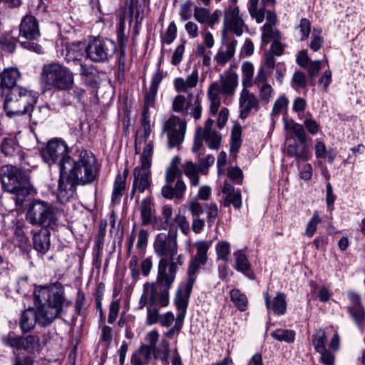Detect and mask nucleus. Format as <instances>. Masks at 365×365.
<instances>
[{"instance_id": "nucleus-17", "label": "nucleus", "mask_w": 365, "mask_h": 365, "mask_svg": "<svg viewBox=\"0 0 365 365\" xmlns=\"http://www.w3.org/2000/svg\"><path fill=\"white\" fill-rule=\"evenodd\" d=\"M240 108V117L242 119L247 118L252 110L257 111L259 108V100L256 96L244 87L239 98Z\"/></svg>"}, {"instance_id": "nucleus-33", "label": "nucleus", "mask_w": 365, "mask_h": 365, "mask_svg": "<svg viewBox=\"0 0 365 365\" xmlns=\"http://www.w3.org/2000/svg\"><path fill=\"white\" fill-rule=\"evenodd\" d=\"M183 173L189 178L192 186L197 187L200 184L199 167L192 161H187L183 165Z\"/></svg>"}, {"instance_id": "nucleus-27", "label": "nucleus", "mask_w": 365, "mask_h": 365, "mask_svg": "<svg viewBox=\"0 0 365 365\" xmlns=\"http://www.w3.org/2000/svg\"><path fill=\"white\" fill-rule=\"evenodd\" d=\"M202 112V107L199 96L194 97L192 94H188L184 115H190L195 120H199L201 118Z\"/></svg>"}, {"instance_id": "nucleus-43", "label": "nucleus", "mask_w": 365, "mask_h": 365, "mask_svg": "<svg viewBox=\"0 0 365 365\" xmlns=\"http://www.w3.org/2000/svg\"><path fill=\"white\" fill-rule=\"evenodd\" d=\"M327 338L325 330L322 328L318 329L316 334L313 336L312 339L313 345L317 352L327 349Z\"/></svg>"}, {"instance_id": "nucleus-64", "label": "nucleus", "mask_w": 365, "mask_h": 365, "mask_svg": "<svg viewBox=\"0 0 365 365\" xmlns=\"http://www.w3.org/2000/svg\"><path fill=\"white\" fill-rule=\"evenodd\" d=\"M318 353L320 354V360L324 365H334L335 356L333 352L325 349Z\"/></svg>"}, {"instance_id": "nucleus-15", "label": "nucleus", "mask_w": 365, "mask_h": 365, "mask_svg": "<svg viewBox=\"0 0 365 365\" xmlns=\"http://www.w3.org/2000/svg\"><path fill=\"white\" fill-rule=\"evenodd\" d=\"M158 338L159 334L157 331H149L146 336V341L148 344L142 345V350L146 349V354L153 352L155 358L166 360L169 356V343L165 340H163L159 349H157L156 344Z\"/></svg>"}, {"instance_id": "nucleus-59", "label": "nucleus", "mask_w": 365, "mask_h": 365, "mask_svg": "<svg viewBox=\"0 0 365 365\" xmlns=\"http://www.w3.org/2000/svg\"><path fill=\"white\" fill-rule=\"evenodd\" d=\"M159 309L152 306L147 307V318L146 322L148 325H153L159 323L160 314H159Z\"/></svg>"}, {"instance_id": "nucleus-8", "label": "nucleus", "mask_w": 365, "mask_h": 365, "mask_svg": "<svg viewBox=\"0 0 365 365\" xmlns=\"http://www.w3.org/2000/svg\"><path fill=\"white\" fill-rule=\"evenodd\" d=\"M38 22L32 15H26L19 26V42L24 48L41 53L42 48L34 42L40 37Z\"/></svg>"}, {"instance_id": "nucleus-14", "label": "nucleus", "mask_w": 365, "mask_h": 365, "mask_svg": "<svg viewBox=\"0 0 365 365\" xmlns=\"http://www.w3.org/2000/svg\"><path fill=\"white\" fill-rule=\"evenodd\" d=\"M197 253L189 264L187 269V292H192V287L196 280V276L201 266L205 264L207 260V251L210 245L206 241H200L195 243Z\"/></svg>"}, {"instance_id": "nucleus-34", "label": "nucleus", "mask_w": 365, "mask_h": 365, "mask_svg": "<svg viewBox=\"0 0 365 365\" xmlns=\"http://www.w3.org/2000/svg\"><path fill=\"white\" fill-rule=\"evenodd\" d=\"M230 299L240 312L247 309L248 299L245 294L238 289H232L230 292Z\"/></svg>"}, {"instance_id": "nucleus-22", "label": "nucleus", "mask_w": 365, "mask_h": 365, "mask_svg": "<svg viewBox=\"0 0 365 365\" xmlns=\"http://www.w3.org/2000/svg\"><path fill=\"white\" fill-rule=\"evenodd\" d=\"M199 80L198 71L194 69L186 78L181 77L176 78L174 80L173 85L175 91L178 93H189L190 89L195 88Z\"/></svg>"}, {"instance_id": "nucleus-58", "label": "nucleus", "mask_w": 365, "mask_h": 365, "mask_svg": "<svg viewBox=\"0 0 365 365\" xmlns=\"http://www.w3.org/2000/svg\"><path fill=\"white\" fill-rule=\"evenodd\" d=\"M0 44L3 50L9 53H12L16 48L15 39L9 35L0 36Z\"/></svg>"}, {"instance_id": "nucleus-42", "label": "nucleus", "mask_w": 365, "mask_h": 365, "mask_svg": "<svg viewBox=\"0 0 365 365\" xmlns=\"http://www.w3.org/2000/svg\"><path fill=\"white\" fill-rule=\"evenodd\" d=\"M24 350L29 351H39L41 350V344L39 337L36 335H28L23 336Z\"/></svg>"}, {"instance_id": "nucleus-5", "label": "nucleus", "mask_w": 365, "mask_h": 365, "mask_svg": "<svg viewBox=\"0 0 365 365\" xmlns=\"http://www.w3.org/2000/svg\"><path fill=\"white\" fill-rule=\"evenodd\" d=\"M36 103L31 93L22 87H13L4 101V110L9 117L30 114Z\"/></svg>"}, {"instance_id": "nucleus-39", "label": "nucleus", "mask_w": 365, "mask_h": 365, "mask_svg": "<svg viewBox=\"0 0 365 365\" xmlns=\"http://www.w3.org/2000/svg\"><path fill=\"white\" fill-rule=\"evenodd\" d=\"M280 33L270 24L263 26V32L262 34V41L264 44L269 43L271 41L279 40Z\"/></svg>"}, {"instance_id": "nucleus-2", "label": "nucleus", "mask_w": 365, "mask_h": 365, "mask_svg": "<svg viewBox=\"0 0 365 365\" xmlns=\"http://www.w3.org/2000/svg\"><path fill=\"white\" fill-rule=\"evenodd\" d=\"M97 172L95 155L88 150L79 151L63 165L58 180V197L68 198L73 195L77 185L92 183Z\"/></svg>"}, {"instance_id": "nucleus-41", "label": "nucleus", "mask_w": 365, "mask_h": 365, "mask_svg": "<svg viewBox=\"0 0 365 365\" xmlns=\"http://www.w3.org/2000/svg\"><path fill=\"white\" fill-rule=\"evenodd\" d=\"M271 336L279 341L292 343L294 341L295 332L293 330L278 329L271 334Z\"/></svg>"}, {"instance_id": "nucleus-55", "label": "nucleus", "mask_w": 365, "mask_h": 365, "mask_svg": "<svg viewBox=\"0 0 365 365\" xmlns=\"http://www.w3.org/2000/svg\"><path fill=\"white\" fill-rule=\"evenodd\" d=\"M153 145L151 142L147 143L141 155V165L143 167H150Z\"/></svg>"}, {"instance_id": "nucleus-46", "label": "nucleus", "mask_w": 365, "mask_h": 365, "mask_svg": "<svg viewBox=\"0 0 365 365\" xmlns=\"http://www.w3.org/2000/svg\"><path fill=\"white\" fill-rule=\"evenodd\" d=\"M118 41L121 55H125V50L128 42V36L125 34V21L121 19L117 31Z\"/></svg>"}, {"instance_id": "nucleus-24", "label": "nucleus", "mask_w": 365, "mask_h": 365, "mask_svg": "<svg viewBox=\"0 0 365 365\" xmlns=\"http://www.w3.org/2000/svg\"><path fill=\"white\" fill-rule=\"evenodd\" d=\"M139 210L140 212L142 225H152L153 227L155 228L156 225V217L151 200L149 198L143 200L140 205Z\"/></svg>"}, {"instance_id": "nucleus-50", "label": "nucleus", "mask_w": 365, "mask_h": 365, "mask_svg": "<svg viewBox=\"0 0 365 365\" xmlns=\"http://www.w3.org/2000/svg\"><path fill=\"white\" fill-rule=\"evenodd\" d=\"M203 138L210 149H218L221 141V137L216 131L203 133Z\"/></svg>"}, {"instance_id": "nucleus-18", "label": "nucleus", "mask_w": 365, "mask_h": 365, "mask_svg": "<svg viewBox=\"0 0 365 365\" xmlns=\"http://www.w3.org/2000/svg\"><path fill=\"white\" fill-rule=\"evenodd\" d=\"M264 304L267 313L272 312L275 315H284L287 312V295L278 292L276 295L271 298L268 292L263 293Z\"/></svg>"}, {"instance_id": "nucleus-54", "label": "nucleus", "mask_w": 365, "mask_h": 365, "mask_svg": "<svg viewBox=\"0 0 365 365\" xmlns=\"http://www.w3.org/2000/svg\"><path fill=\"white\" fill-rule=\"evenodd\" d=\"M83 54V50L79 44L73 45L67 48L66 58L68 61H76L80 60Z\"/></svg>"}, {"instance_id": "nucleus-40", "label": "nucleus", "mask_w": 365, "mask_h": 365, "mask_svg": "<svg viewBox=\"0 0 365 365\" xmlns=\"http://www.w3.org/2000/svg\"><path fill=\"white\" fill-rule=\"evenodd\" d=\"M242 85L244 87H251L253 85L254 66L250 62H244L242 65Z\"/></svg>"}, {"instance_id": "nucleus-4", "label": "nucleus", "mask_w": 365, "mask_h": 365, "mask_svg": "<svg viewBox=\"0 0 365 365\" xmlns=\"http://www.w3.org/2000/svg\"><path fill=\"white\" fill-rule=\"evenodd\" d=\"M0 181L4 190L15 196L17 204L36 193L28 175L16 166H5L0 173Z\"/></svg>"}, {"instance_id": "nucleus-63", "label": "nucleus", "mask_w": 365, "mask_h": 365, "mask_svg": "<svg viewBox=\"0 0 365 365\" xmlns=\"http://www.w3.org/2000/svg\"><path fill=\"white\" fill-rule=\"evenodd\" d=\"M177 33V28L174 22H172L168 26L165 36L163 38V42L167 44H170L175 38Z\"/></svg>"}, {"instance_id": "nucleus-12", "label": "nucleus", "mask_w": 365, "mask_h": 365, "mask_svg": "<svg viewBox=\"0 0 365 365\" xmlns=\"http://www.w3.org/2000/svg\"><path fill=\"white\" fill-rule=\"evenodd\" d=\"M186 128V121L177 115H171L164 123L163 132L167 135L169 148H179L184 140Z\"/></svg>"}, {"instance_id": "nucleus-28", "label": "nucleus", "mask_w": 365, "mask_h": 365, "mask_svg": "<svg viewBox=\"0 0 365 365\" xmlns=\"http://www.w3.org/2000/svg\"><path fill=\"white\" fill-rule=\"evenodd\" d=\"M237 45V41L235 39L226 43V49H220L214 58L217 63L220 66H225L234 56Z\"/></svg>"}, {"instance_id": "nucleus-62", "label": "nucleus", "mask_w": 365, "mask_h": 365, "mask_svg": "<svg viewBox=\"0 0 365 365\" xmlns=\"http://www.w3.org/2000/svg\"><path fill=\"white\" fill-rule=\"evenodd\" d=\"M183 323L184 319H182L180 317H176L174 326L165 333V336L172 339L175 334H178L183 327Z\"/></svg>"}, {"instance_id": "nucleus-20", "label": "nucleus", "mask_w": 365, "mask_h": 365, "mask_svg": "<svg viewBox=\"0 0 365 365\" xmlns=\"http://www.w3.org/2000/svg\"><path fill=\"white\" fill-rule=\"evenodd\" d=\"M237 86V74L232 71H228L224 75L220 76V83H217V94L232 96Z\"/></svg>"}, {"instance_id": "nucleus-57", "label": "nucleus", "mask_w": 365, "mask_h": 365, "mask_svg": "<svg viewBox=\"0 0 365 365\" xmlns=\"http://www.w3.org/2000/svg\"><path fill=\"white\" fill-rule=\"evenodd\" d=\"M288 103L289 100L284 95L279 96L273 105L272 116L279 115L284 109L287 108Z\"/></svg>"}, {"instance_id": "nucleus-31", "label": "nucleus", "mask_w": 365, "mask_h": 365, "mask_svg": "<svg viewBox=\"0 0 365 365\" xmlns=\"http://www.w3.org/2000/svg\"><path fill=\"white\" fill-rule=\"evenodd\" d=\"M21 74L16 68L5 69L1 76V84L8 88V91L16 86V81L19 79Z\"/></svg>"}, {"instance_id": "nucleus-25", "label": "nucleus", "mask_w": 365, "mask_h": 365, "mask_svg": "<svg viewBox=\"0 0 365 365\" xmlns=\"http://www.w3.org/2000/svg\"><path fill=\"white\" fill-rule=\"evenodd\" d=\"M193 16L200 24H207L212 28L215 24L219 21L220 14L219 11L210 14L207 9L196 6L194 9Z\"/></svg>"}, {"instance_id": "nucleus-60", "label": "nucleus", "mask_w": 365, "mask_h": 365, "mask_svg": "<svg viewBox=\"0 0 365 365\" xmlns=\"http://www.w3.org/2000/svg\"><path fill=\"white\" fill-rule=\"evenodd\" d=\"M174 221L184 235H187L190 232V224L185 215L178 213L175 215Z\"/></svg>"}, {"instance_id": "nucleus-56", "label": "nucleus", "mask_w": 365, "mask_h": 365, "mask_svg": "<svg viewBox=\"0 0 365 365\" xmlns=\"http://www.w3.org/2000/svg\"><path fill=\"white\" fill-rule=\"evenodd\" d=\"M307 78L304 73L297 71L292 76V87L298 91L300 88H304L307 86Z\"/></svg>"}, {"instance_id": "nucleus-32", "label": "nucleus", "mask_w": 365, "mask_h": 365, "mask_svg": "<svg viewBox=\"0 0 365 365\" xmlns=\"http://www.w3.org/2000/svg\"><path fill=\"white\" fill-rule=\"evenodd\" d=\"M126 186V177L118 173L115 179L111 200L113 203H118L124 194Z\"/></svg>"}, {"instance_id": "nucleus-13", "label": "nucleus", "mask_w": 365, "mask_h": 365, "mask_svg": "<svg viewBox=\"0 0 365 365\" xmlns=\"http://www.w3.org/2000/svg\"><path fill=\"white\" fill-rule=\"evenodd\" d=\"M182 173L179 168L168 167L165 171V181L168 184H171L178 178L174 187L170 185H164L161 189L162 195L168 200L176 198L182 200L184 197L186 190V185L183 180L180 178L182 177Z\"/></svg>"}, {"instance_id": "nucleus-36", "label": "nucleus", "mask_w": 365, "mask_h": 365, "mask_svg": "<svg viewBox=\"0 0 365 365\" xmlns=\"http://www.w3.org/2000/svg\"><path fill=\"white\" fill-rule=\"evenodd\" d=\"M315 156L317 159H324L332 163L336 155L332 150H327L324 142L318 140L314 145Z\"/></svg>"}, {"instance_id": "nucleus-6", "label": "nucleus", "mask_w": 365, "mask_h": 365, "mask_svg": "<svg viewBox=\"0 0 365 365\" xmlns=\"http://www.w3.org/2000/svg\"><path fill=\"white\" fill-rule=\"evenodd\" d=\"M42 81L50 88L66 91L72 88L73 74L68 68L56 63L46 64L41 73Z\"/></svg>"}, {"instance_id": "nucleus-26", "label": "nucleus", "mask_w": 365, "mask_h": 365, "mask_svg": "<svg viewBox=\"0 0 365 365\" xmlns=\"http://www.w3.org/2000/svg\"><path fill=\"white\" fill-rule=\"evenodd\" d=\"M286 152L288 155L295 158L298 162L300 160H307L310 154L307 143H302L296 140L287 146Z\"/></svg>"}, {"instance_id": "nucleus-35", "label": "nucleus", "mask_w": 365, "mask_h": 365, "mask_svg": "<svg viewBox=\"0 0 365 365\" xmlns=\"http://www.w3.org/2000/svg\"><path fill=\"white\" fill-rule=\"evenodd\" d=\"M217 92V83H212L208 88L207 97L210 101V110L213 115H215L217 113L220 106V99Z\"/></svg>"}, {"instance_id": "nucleus-1", "label": "nucleus", "mask_w": 365, "mask_h": 365, "mask_svg": "<svg viewBox=\"0 0 365 365\" xmlns=\"http://www.w3.org/2000/svg\"><path fill=\"white\" fill-rule=\"evenodd\" d=\"M36 311L29 309L24 312L20 319V327L24 333L30 331L38 323L41 327L50 325L71 302L64 296L63 286L56 282L42 287L35 292Z\"/></svg>"}, {"instance_id": "nucleus-9", "label": "nucleus", "mask_w": 365, "mask_h": 365, "mask_svg": "<svg viewBox=\"0 0 365 365\" xmlns=\"http://www.w3.org/2000/svg\"><path fill=\"white\" fill-rule=\"evenodd\" d=\"M115 43L107 38L95 37L86 48V56L95 63L108 61L116 52Z\"/></svg>"}, {"instance_id": "nucleus-51", "label": "nucleus", "mask_w": 365, "mask_h": 365, "mask_svg": "<svg viewBox=\"0 0 365 365\" xmlns=\"http://www.w3.org/2000/svg\"><path fill=\"white\" fill-rule=\"evenodd\" d=\"M321 221L322 220L319 213L317 211H315L313 214L312 217L307 223L305 230V235L307 236L308 237H312L314 235V232H316L317 226L321 222Z\"/></svg>"}, {"instance_id": "nucleus-45", "label": "nucleus", "mask_w": 365, "mask_h": 365, "mask_svg": "<svg viewBox=\"0 0 365 365\" xmlns=\"http://www.w3.org/2000/svg\"><path fill=\"white\" fill-rule=\"evenodd\" d=\"M347 312L351 315L355 324L359 328H362V324L365 320V312L363 307L358 308L347 307Z\"/></svg>"}, {"instance_id": "nucleus-11", "label": "nucleus", "mask_w": 365, "mask_h": 365, "mask_svg": "<svg viewBox=\"0 0 365 365\" xmlns=\"http://www.w3.org/2000/svg\"><path fill=\"white\" fill-rule=\"evenodd\" d=\"M68 148L64 141L54 139L50 140L42 150V157L48 164L56 163L59 166L60 173L63 171V165L71 158L67 155Z\"/></svg>"}, {"instance_id": "nucleus-16", "label": "nucleus", "mask_w": 365, "mask_h": 365, "mask_svg": "<svg viewBox=\"0 0 365 365\" xmlns=\"http://www.w3.org/2000/svg\"><path fill=\"white\" fill-rule=\"evenodd\" d=\"M224 31L229 30L237 36H240L243 33L244 21L240 16V11L237 6H230L225 12Z\"/></svg>"}, {"instance_id": "nucleus-37", "label": "nucleus", "mask_w": 365, "mask_h": 365, "mask_svg": "<svg viewBox=\"0 0 365 365\" xmlns=\"http://www.w3.org/2000/svg\"><path fill=\"white\" fill-rule=\"evenodd\" d=\"M3 343L10 347L16 349L17 350L23 349V336L15 334L14 332H9L8 334L2 336Z\"/></svg>"}, {"instance_id": "nucleus-61", "label": "nucleus", "mask_w": 365, "mask_h": 365, "mask_svg": "<svg viewBox=\"0 0 365 365\" xmlns=\"http://www.w3.org/2000/svg\"><path fill=\"white\" fill-rule=\"evenodd\" d=\"M215 157L212 155H207L205 158H202L199 162V170L202 174L207 175L208 168L211 166L215 162Z\"/></svg>"}, {"instance_id": "nucleus-30", "label": "nucleus", "mask_w": 365, "mask_h": 365, "mask_svg": "<svg viewBox=\"0 0 365 365\" xmlns=\"http://www.w3.org/2000/svg\"><path fill=\"white\" fill-rule=\"evenodd\" d=\"M284 128L287 130L292 131L297 138L298 142L307 143V135L303 125L297 123L292 120H284Z\"/></svg>"}, {"instance_id": "nucleus-3", "label": "nucleus", "mask_w": 365, "mask_h": 365, "mask_svg": "<svg viewBox=\"0 0 365 365\" xmlns=\"http://www.w3.org/2000/svg\"><path fill=\"white\" fill-rule=\"evenodd\" d=\"M155 253L160 257L157 274L176 277L178 268L184 264L182 255H178L177 240L170 235L158 234L153 243Z\"/></svg>"}, {"instance_id": "nucleus-44", "label": "nucleus", "mask_w": 365, "mask_h": 365, "mask_svg": "<svg viewBox=\"0 0 365 365\" xmlns=\"http://www.w3.org/2000/svg\"><path fill=\"white\" fill-rule=\"evenodd\" d=\"M222 204L224 207H229L230 205H232L235 209H240L242 204L240 191L226 195L223 198Z\"/></svg>"}, {"instance_id": "nucleus-52", "label": "nucleus", "mask_w": 365, "mask_h": 365, "mask_svg": "<svg viewBox=\"0 0 365 365\" xmlns=\"http://www.w3.org/2000/svg\"><path fill=\"white\" fill-rule=\"evenodd\" d=\"M322 31L319 29H314L311 36V41L309 48L314 51H318L324 42V38L322 36Z\"/></svg>"}, {"instance_id": "nucleus-7", "label": "nucleus", "mask_w": 365, "mask_h": 365, "mask_svg": "<svg viewBox=\"0 0 365 365\" xmlns=\"http://www.w3.org/2000/svg\"><path fill=\"white\" fill-rule=\"evenodd\" d=\"M26 218L33 225L53 228L57 217L53 206L43 200H34L29 204Z\"/></svg>"}, {"instance_id": "nucleus-48", "label": "nucleus", "mask_w": 365, "mask_h": 365, "mask_svg": "<svg viewBox=\"0 0 365 365\" xmlns=\"http://www.w3.org/2000/svg\"><path fill=\"white\" fill-rule=\"evenodd\" d=\"M259 99L265 103H269L274 94V89L269 83L257 86Z\"/></svg>"}, {"instance_id": "nucleus-38", "label": "nucleus", "mask_w": 365, "mask_h": 365, "mask_svg": "<svg viewBox=\"0 0 365 365\" xmlns=\"http://www.w3.org/2000/svg\"><path fill=\"white\" fill-rule=\"evenodd\" d=\"M242 128L240 125H235L231 132L230 148L232 153H237L242 144Z\"/></svg>"}, {"instance_id": "nucleus-23", "label": "nucleus", "mask_w": 365, "mask_h": 365, "mask_svg": "<svg viewBox=\"0 0 365 365\" xmlns=\"http://www.w3.org/2000/svg\"><path fill=\"white\" fill-rule=\"evenodd\" d=\"M50 231L42 228L33 235L34 248L39 253L46 254L50 248Z\"/></svg>"}, {"instance_id": "nucleus-53", "label": "nucleus", "mask_w": 365, "mask_h": 365, "mask_svg": "<svg viewBox=\"0 0 365 365\" xmlns=\"http://www.w3.org/2000/svg\"><path fill=\"white\" fill-rule=\"evenodd\" d=\"M187 98L181 94L177 95L172 103V109L175 113L185 114Z\"/></svg>"}, {"instance_id": "nucleus-21", "label": "nucleus", "mask_w": 365, "mask_h": 365, "mask_svg": "<svg viewBox=\"0 0 365 365\" xmlns=\"http://www.w3.org/2000/svg\"><path fill=\"white\" fill-rule=\"evenodd\" d=\"M234 256L235 260L233 268L237 272L242 273L249 279L254 280L255 274L245 254L242 250H238L234 253Z\"/></svg>"}, {"instance_id": "nucleus-49", "label": "nucleus", "mask_w": 365, "mask_h": 365, "mask_svg": "<svg viewBox=\"0 0 365 365\" xmlns=\"http://www.w3.org/2000/svg\"><path fill=\"white\" fill-rule=\"evenodd\" d=\"M158 91L148 89L144 97L143 109L142 114L150 115L149 109L153 108L155 103V97Z\"/></svg>"}, {"instance_id": "nucleus-47", "label": "nucleus", "mask_w": 365, "mask_h": 365, "mask_svg": "<svg viewBox=\"0 0 365 365\" xmlns=\"http://www.w3.org/2000/svg\"><path fill=\"white\" fill-rule=\"evenodd\" d=\"M216 252L217 258L227 262L230 253V245L225 241L219 242L216 245Z\"/></svg>"}, {"instance_id": "nucleus-29", "label": "nucleus", "mask_w": 365, "mask_h": 365, "mask_svg": "<svg viewBox=\"0 0 365 365\" xmlns=\"http://www.w3.org/2000/svg\"><path fill=\"white\" fill-rule=\"evenodd\" d=\"M191 292L189 293L187 292V284L185 287V294H182L181 289H178L175 293V304L178 308V314L176 317H181L182 319H185L186 314V309L188 304V299Z\"/></svg>"}, {"instance_id": "nucleus-10", "label": "nucleus", "mask_w": 365, "mask_h": 365, "mask_svg": "<svg viewBox=\"0 0 365 365\" xmlns=\"http://www.w3.org/2000/svg\"><path fill=\"white\" fill-rule=\"evenodd\" d=\"M175 279V277L157 274L155 283L150 284L149 306L160 308L169 304V290Z\"/></svg>"}, {"instance_id": "nucleus-19", "label": "nucleus", "mask_w": 365, "mask_h": 365, "mask_svg": "<svg viewBox=\"0 0 365 365\" xmlns=\"http://www.w3.org/2000/svg\"><path fill=\"white\" fill-rule=\"evenodd\" d=\"M133 184L131 191V197L135 195L136 190L143 193L150 186V167H143L142 165L136 167L133 170Z\"/></svg>"}]
</instances>
